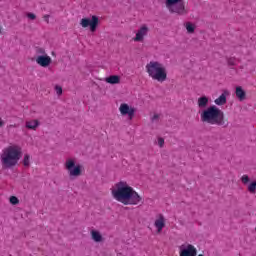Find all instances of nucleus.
I'll return each instance as SVG.
<instances>
[{
    "label": "nucleus",
    "instance_id": "obj_22",
    "mask_svg": "<svg viewBox=\"0 0 256 256\" xmlns=\"http://www.w3.org/2000/svg\"><path fill=\"white\" fill-rule=\"evenodd\" d=\"M248 191H249V193H255V191H256V181H252L248 185Z\"/></svg>",
    "mask_w": 256,
    "mask_h": 256
},
{
    "label": "nucleus",
    "instance_id": "obj_25",
    "mask_svg": "<svg viewBox=\"0 0 256 256\" xmlns=\"http://www.w3.org/2000/svg\"><path fill=\"white\" fill-rule=\"evenodd\" d=\"M55 91L57 95H63V88L59 85L55 86Z\"/></svg>",
    "mask_w": 256,
    "mask_h": 256
},
{
    "label": "nucleus",
    "instance_id": "obj_15",
    "mask_svg": "<svg viewBox=\"0 0 256 256\" xmlns=\"http://www.w3.org/2000/svg\"><path fill=\"white\" fill-rule=\"evenodd\" d=\"M106 83H109L110 85H117L118 83H121V77L118 75H111L105 79Z\"/></svg>",
    "mask_w": 256,
    "mask_h": 256
},
{
    "label": "nucleus",
    "instance_id": "obj_27",
    "mask_svg": "<svg viewBox=\"0 0 256 256\" xmlns=\"http://www.w3.org/2000/svg\"><path fill=\"white\" fill-rule=\"evenodd\" d=\"M36 53L38 55H46L45 54V49H43V48H36Z\"/></svg>",
    "mask_w": 256,
    "mask_h": 256
},
{
    "label": "nucleus",
    "instance_id": "obj_13",
    "mask_svg": "<svg viewBox=\"0 0 256 256\" xmlns=\"http://www.w3.org/2000/svg\"><path fill=\"white\" fill-rule=\"evenodd\" d=\"M235 94L239 101H245L247 99V92H245L241 86L236 87Z\"/></svg>",
    "mask_w": 256,
    "mask_h": 256
},
{
    "label": "nucleus",
    "instance_id": "obj_17",
    "mask_svg": "<svg viewBox=\"0 0 256 256\" xmlns=\"http://www.w3.org/2000/svg\"><path fill=\"white\" fill-rule=\"evenodd\" d=\"M209 105V98L207 96H202L198 98V107L199 109H207L206 107Z\"/></svg>",
    "mask_w": 256,
    "mask_h": 256
},
{
    "label": "nucleus",
    "instance_id": "obj_21",
    "mask_svg": "<svg viewBox=\"0 0 256 256\" xmlns=\"http://www.w3.org/2000/svg\"><path fill=\"white\" fill-rule=\"evenodd\" d=\"M186 30L188 33H195V25L191 22L186 23Z\"/></svg>",
    "mask_w": 256,
    "mask_h": 256
},
{
    "label": "nucleus",
    "instance_id": "obj_11",
    "mask_svg": "<svg viewBox=\"0 0 256 256\" xmlns=\"http://www.w3.org/2000/svg\"><path fill=\"white\" fill-rule=\"evenodd\" d=\"M149 33V27L146 25L142 26L138 32L136 33V37L134 38V41L139 42L143 41L144 37Z\"/></svg>",
    "mask_w": 256,
    "mask_h": 256
},
{
    "label": "nucleus",
    "instance_id": "obj_1",
    "mask_svg": "<svg viewBox=\"0 0 256 256\" xmlns=\"http://www.w3.org/2000/svg\"><path fill=\"white\" fill-rule=\"evenodd\" d=\"M112 197L123 205H139V203L143 205V197L125 181L115 184V189L112 190Z\"/></svg>",
    "mask_w": 256,
    "mask_h": 256
},
{
    "label": "nucleus",
    "instance_id": "obj_33",
    "mask_svg": "<svg viewBox=\"0 0 256 256\" xmlns=\"http://www.w3.org/2000/svg\"><path fill=\"white\" fill-rule=\"evenodd\" d=\"M198 256H204L203 254H199Z\"/></svg>",
    "mask_w": 256,
    "mask_h": 256
},
{
    "label": "nucleus",
    "instance_id": "obj_29",
    "mask_svg": "<svg viewBox=\"0 0 256 256\" xmlns=\"http://www.w3.org/2000/svg\"><path fill=\"white\" fill-rule=\"evenodd\" d=\"M152 123L155 121H159V114H154L153 117L151 118Z\"/></svg>",
    "mask_w": 256,
    "mask_h": 256
},
{
    "label": "nucleus",
    "instance_id": "obj_6",
    "mask_svg": "<svg viewBox=\"0 0 256 256\" xmlns=\"http://www.w3.org/2000/svg\"><path fill=\"white\" fill-rule=\"evenodd\" d=\"M80 25L84 29H87V27H89L90 31H92V33H95V31H97V27L99 26V17L93 15L91 18H82L80 20Z\"/></svg>",
    "mask_w": 256,
    "mask_h": 256
},
{
    "label": "nucleus",
    "instance_id": "obj_23",
    "mask_svg": "<svg viewBox=\"0 0 256 256\" xmlns=\"http://www.w3.org/2000/svg\"><path fill=\"white\" fill-rule=\"evenodd\" d=\"M10 203L11 205H19V198H17V196H11Z\"/></svg>",
    "mask_w": 256,
    "mask_h": 256
},
{
    "label": "nucleus",
    "instance_id": "obj_3",
    "mask_svg": "<svg viewBox=\"0 0 256 256\" xmlns=\"http://www.w3.org/2000/svg\"><path fill=\"white\" fill-rule=\"evenodd\" d=\"M21 155L23 152L21 151V147L19 146H9L4 150L1 155L2 165L5 169H11V167H15L17 163H19V159H21Z\"/></svg>",
    "mask_w": 256,
    "mask_h": 256
},
{
    "label": "nucleus",
    "instance_id": "obj_4",
    "mask_svg": "<svg viewBox=\"0 0 256 256\" xmlns=\"http://www.w3.org/2000/svg\"><path fill=\"white\" fill-rule=\"evenodd\" d=\"M146 71L154 81H158L159 83H163V81H167V69L163 64L157 61H151L146 65Z\"/></svg>",
    "mask_w": 256,
    "mask_h": 256
},
{
    "label": "nucleus",
    "instance_id": "obj_32",
    "mask_svg": "<svg viewBox=\"0 0 256 256\" xmlns=\"http://www.w3.org/2000/svg\"><path fill=\"white\" fill-rule=\"evenodd\" d=\"M2 31H3V28L0 26V34L2 33Z\"/></svg>",
    "mask_w": 256,
    "mask_h": 256
},
{
    "label": "nucleus",
    "instance_id": "obj_7",
    "mask_svg": "<svg viewBox=\"0 0 256 256\" xmlns=\"http://www.w3.org/2000/svg\"><path fill=\"white\" fill-rule=\"evenodd\" d=\"M65 167L67 171L69 172L70 177H79L81 176L82 170H81V165L75 164V160L73 159H68L65 163Z\"/></svg>",
    "mask_w": 256,
    "mask_h": 256
},
{
    "label": "nucleus",
    "instance_id": "obj_18",
    "mask_svg": "<svg viewBox=\"0 0 256 256\" xmlns=\"http://www.w3.org/2000/svg\"><path fill=\"white\" fill-rule=\"evenodd\" d=\"M91 238L93 239V241H95V243H101V241H103V236L97 230L91 231Z\"/></svg>",
    "mask_w": 256,
    "mask_h": 256
},
{
    "label": "nucleus",
    "instance_id": "obj_16",
    "mask_svg": "<svg viewBox=\"0 0 256 256\" xmlns=\"http://www.w3.org/2000/svg\"><path fill=\"white\" fill-rule=\"evenodd\" d=\"M40 123L39 120H30L26 122V129H30L32 131H37V128L39 127Z\"/></svg>",
    "mask_w": 256,
    "mask_h": 256
},
{
    "label": "nucleus",
    "instance_id": "obj_12",
    "mask_svg": "<svg viewBox=\"0 0 256 256\" xmlns=\"http://www.w3.org/2000/svg\"><path fill=\"white\" fill-rule=\"evenodd\" d=\"M227 95H229V91L224 90L223 93L214 100L215 105H225V103H227Z\"/></svg>",
    "mask_w": 256,
    "mask_h": 256
},
{
    "label": "nucleus",
    "instance_id": "obj_2",
    "mask_svg": "<svg viewBox=\"0 0 256 256\" xmlns=\"http://www.w3.org/2000/svg\"><path fill=\"white\" fill-rule=\"evenodd\" d=\"M200 117L202 123L218 125V127H224V129L229 127V121L225 120V113L215 105L202 110Z\"/></svg>",
    "mask_w": 256,
    "mask_h": 256
},
{
    "label": "nucleus",
    "instance_id": "obj_5",
    "mask_svg": "<svg viewBox=\"0 0 256 256\" xmlns=\"http://www.w3.org/2000/svg\"><path fill=\"white\" fill-rule=\"evenodd\" d=\"M166 7L170 13H177V15H185V2L183 0H166Z\"/></svg>",
    "mask_w": 256,
    "mask_h": 256
},
{
    "label": "nucleus",
    "instance_id": "obj_34",
    "mask_svg": "<svg viewBox=\"0 0 256 256\" xmlns=\"http://www.w3.org/2000/svg\"><path fill=\"white\" fill-rule=\"evenodd\" d=\"M52 55H55V52H52Z\"/></svg>",
    "mask_w": 256,
    "mask_h": 256
},
{
    "label": "nucleus",
    "instance_id": "obj_14",
    "mask_svg": "<svg viewBox=\"0 0 256 256\" xmlns=\"http://www.w3.org/2000/svg\"><path fill=\"white\" fill-rule=\"evenodd\" d=\"M155 227L158 229V233L163 231V228L165 227V217H163V215H160L159 219L155 221Z\"/></svg>",
    "mask_w": 256,
    "mask_h": 256
},
{
    "label": "nucleus",
    "instance_id": "obj_26",
    "mask_svg": "<svg viewBox=\"0 0 256 256\" xmlns=\"http://www.w3.org/2000/svg\"><path fill=\"white\" fill-rule=\"evenodd\" d=\"M27 17H28V19H31V21H35V19H37V15H35L33 13H28Z\"/></svg>",
    "mask_w": 256,
    "mask_h": 256
},
{
    "label": "nucleus",
    "instance_id": "obj_30",
    "mask_svg": "<svg viewBox=\"0 0 256 256\" xmlns=\"http://www.w3.org/2000/svg\"><path fill=\"white\" fill-rule=\"evenodd\" d=\"M44 20L46 21V23H49V15H45Z\"/></svg>",
    "mask_w": 256,
    "mask_h": 256
},
{
    "label": "nucleus",
    "instance_id": "obj_20",
    "mask_svg": "<svg viewBox=\"0 0 256 256\" xmlns=\"http://www.w3.org/2000/svg\"><path fill=\"white\" fill-rule=\"evenodd\" d=\"M23 165L24 167H29V165H31V156L29 154L24 155Z\"/></svg>",
    "mask_w": 256,
    "mask_h": 256
},
{
    "label": "nucleus",
    "instance_id": "obj_19",
    "mask_svg": "<svg viewBox=\"0 0 256 256\" xmlns=\"http://www.w3.org/2000/svg\"><path fill=\"white\" fill-rule=\"evenodd\" d=\"M226 61H227V65L229 67H235V65H237V58L236 57L226 58Z\"/></svg>",
    "mask_w": 256,
    "mask_h": 256
},
{
    "label": "nucleus",
    "instance_id": "obj_8",
    "mask_svg": "<svg viewBox=\"0 0 256 256\" xmlns=\"http://www.w3.org/2000/svg\"><path fill=\"white\" fill-rule=\"evenodd\" d=\"M180 256H197V248L192 244L180 246Z\"/></svg>",
    "mask_w": 256,
    "mask_h": 256
},
{
    "label": "nucleus",
    "instance_id": "obj_31",
    "mask_svg": "<svg viewBox=\"0 0 256 256\" xmlns=\"http://www.w3.org/2000/svg\"><path fill=\"white\" fill-rule=\"evenodd\" d=\"M3 125H5V122H3V120L0 118V127H3Z\"/></svg>",
    "mask_w": 256,
    "mask_h": 256
},
{
    "label": "nucleus",
    "instance_id": "obj_24",
    "mask_svg": "<svg viewBox=\"0 0 256 256\" xmlns=\"http://www.w3.org/2000/svg\"><path fill=\"white\" fill-rule=\"evenodd\" d=\"M241 181H242V183H244V185H247V183H249V181H250L249 176L248 175H243L241 177Z\"/></svg>",
    "mask_w": 256,
    "mask_h": 256
},
{
    "label": "nucleus",
    "instance_id": "obj_10",
    "mask_svg": "<svg viewBox=\"0 0 256 256\" xmlns=\"http://www.w3.org/2000/svg\"><path fill=\"white\" fill-rule=\"evenodd\" d=\"M51 57L47 54L40 55L36 58V63L40 65V67H49L51 65Z\"/></svg>",
    "mask_w": 256,
    "mask_h": 256
},
{
    "label": "nucleus",
    "instance_id": "obj_9",
    "mask_svg": "<svg viewBox=\"0 0 256 256\" xmlns=\"http://www.w3.org/2000/svg\"><path fill=\"white\" fill-rule=\"evenodd\" d=\"M119 111L123 117L127 115L129 119H133V117H135V108L129 106L127 103H122L119 107Z\"/></svg>",
    "mask_w": 256,
    "mask_h": 256
},
{
    "label": "nucleus",
    "instance_id": "obj_28",
    "mask_svg": "<svg viewBox=\"0 0 256 256\" xmlns=\"http://www.w3.org/2000/svg\"><path fill=\"white\" fill-rule=\"evenodd\" d=\"M158 145H159L160 147H163V145H165V139L159 138V139H158Z\"/></svg>",
    "mask_w": 256,
    "mask_h": 256
}]
</instances>
